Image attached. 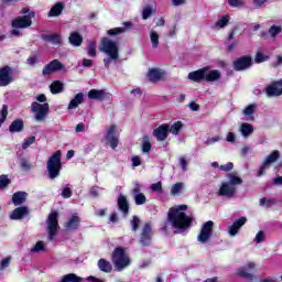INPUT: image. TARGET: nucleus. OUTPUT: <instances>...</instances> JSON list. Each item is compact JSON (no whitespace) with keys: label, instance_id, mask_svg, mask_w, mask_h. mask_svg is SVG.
I'll return each mask as SVG.
<instances>
[{"label":"nucleus","instance_id":"f257e3e1","mask_svg":"<svg viewBox=\"0 0 282 282\" xmlns=\"http://www.w3.org/2000/svg\"><path fill=\"white\" fill-rule=\"evenodd\" d=\"M186 210L188 205H178L169 209L167 219L175 230H188L193 226L194 218L186 215Z\"/></svg>","mask_w":282,"mask_h":282},{"label":"nucleus","instance_id":"f03ea898","mask_svg":"<svg viewBox=\"0 0 282 282\" xmlns=\"http://www.w3.org/2000/svg\"><path fill=\"white\" fill-rule=\"evenodd\" d=\"M100 52L108 56V58H104V66L106 69H109L111 66V61H118V58H120V47L118 46V42L112 41L109 37L101 39Z\"/></svg>","mask_w":282,"mask_h":282},{"label":"nucleus","instance_id":"7ed1b4c3","mask_svg":"<svg viewBox=\"0 0 282 282\" xmlns=\"http://www.w3.org/2000/svg\"><path fill=\"white\" fill-rule=\"evenodd\" d=\"M208 66L199 68L188 74L187 78L193 83H217L221 78V72L217 69L208 70Z\"/></svg>","mask_w":282,"mask_h":282},{"label":"nucleus","instance_id":"20e7f679","mask_svg":"<svg viewBox=\"0 0 282 282\" xmlns=\"http://www.w3.org/2000/svg\"><path fill=\"white\" fill-rule=\"evenodd\" d=\"M111 261L118 272H122L124 268L131 265V258L127 254V251L122 247H116L111 253Z\"/></svg>","mask_w":282,"mask_h":282},{"label":"nucleus","instance_id":"39448f33","mask_svg":"<svg viewBox=\"0 0 282 282\" xmlns=\"http://www.w3.org/2000/svg\"><path fill=\"white\" fill-rule=\"evenodd\" d=\"M61 156H62L61 151H56L48 158L46 162V169H47L50 180H56V177L61 175V171L63 169Z\"/></svg>","mask_w":282,"mask_h":282},{"label":"nucleus","instance_id":"423d86ee","mask_svg":"<svg viewBox=\"0 0 282 282\" xmlns=\"http://www.w3.org/2000/svg\"><path fill=\"white\" fill-rule=\"evenodd\" d=\"M47 232H48V241H54L56 239V235H58V212L53 210L48 214L47 219Z\"/></svg>","mask_w":282,"mask_h":282},{"label":"nucleus","instance_id":"0eeeda50","mask_svg":"<svg viewBox=\"0 0 282 282\" xmlns=\"http://www.w3.org/2000/svg\"><path fill=\"white\" fill-rule=\"evenodd\" d=\"M32 19H36V13L31 11L26 15H21L12 20L11 28L15 30H25L28 28H32Z\"/></svg>","mask_w":282,"mask_h":282},{"label":"nucleus","instance_id":"6e6552de","mask_svg":"<svg viewBox=\"0 0 282 282\" xmlns=\"http://www.w3.org/2000/svg\"><path fill=\"white\" fill-rule=\"evenodd\" d=\"M31 111L35 113V120L37 122H43L45 118H47V113H50V104H39L33 101L31 104Z\"/></svg>","mask_w":282,"mask_h":282},{"label":"nucleus","instance_id":"1a4fd4ad","mask_svg":"<svg viewBox=\"0 0 282 282\" xmlns=\"http://www.w3.org/2000/svg\"><path fill=\"white\" fill-rule=\"evenodd\" d=\"M232 65L236 72H246V69H250L254 65V62L252 61V55L247 54L236 58Z\"/></svg>","mask_w":282,"mask_h":282},{"label":"nucleus","instance_id":"9d476101","mask_svg":"<svg viewBox=\"0 0 282 282\" xmlns=\"http://www.w3.org/2000/svg\"><path fill=\"white\" fill-rule=\"evenodd\" d=\"M213 228H215V223L213 220L206 221L200 228L197 241H199L200 243H208V241L213 237Z\"/></svg>","mask_w":282,"mask_h":282},{"label":"nucleus","instance_id":"9b49d317","mask_svg":"<svg viewBox=\"0 0 282 282\" xmlns=\"http://www.w3.org/2000/svg\"><path fill=\"white\" fill-rule=\"evenodd\" d=\"M153 240V227L151 223H145L141 229L140 243L143 248H147Z\"/></svg>","mask_w":282,"mask_h":282},{"label":"nucleus","instance_id":"f8f14e48","mask_svg":"<svg viewBox=\"0 0 282 282\" xmlns=\"http://www.w3.org/2000/svg\"><path fill=\"white\" fill-rule=\"evenodd\" d=\"M279 158H281V153L279 152V150H274L273 152H271L267 156V159L264 160L262 165L260 166L257 177H261L262 175H265V169H268V166H270V164H274V162H276L279 160Z\"/></svg>","mask_w":282,"mask_h":282},{"label":"nucleus","instance_id":"ddd939ff","mask_svg":"<svg viewBox=\"0 0 282 282\" xmlns=\"http://www.w3.org/2000/svg\"><path fill=\"white\" fill-rule=\"evenodd\" d=\"M265 95L268 98H279V96H282V78L273 80L269 86H267Z\"/></svg>","mask_w":282,"mask_h":282},{"label":"nucleus","instance_id":"4468645a","mask_svg":"<svg viewBox=\"0 0 282 282\" xmlns=\"http://www.w3.org/2000/svg\"><path fill=\"white\" fill-rule=\"evenodd\" d=\"M63 69H65L64 64L58 59H53L43 67L42 74L44 76H52V74L56 72H63Z\"/></svg>","mask_w":282,"mask_h":282},{"label":"nucleus","instance_id":"2eb2a0df","mask_svg":"<svg viewBox=\"0 0 282 282\" xmlns=\"http://www.w3.org/2000/svg\"><path fill=\"white\" fill-rule=\"evenodd\" d=\"M13 80L12 67L8 65L0 67V87H8Z\"/></svg>","mask_w":282,"mask_h":282},{"label":"nucleus","instance_id":"dca6fc26","mask_svg":"<svg viewBox=\"0 0 282 282\" xmlns=\"http://www.w3.org/2000/svg\"><path fill=\"white\" fill-rule=\"evenodd\" d=\"M169 123H162L156 129L153 130L152 135L155 137L158 142H164L169 138Z\"/></svg>","mask_w":282,"mask_h":282},{"label":"nucleus","instance_id":"f3484780","mask_svg":"<svg viewBox=\"0 0 282 282\" xmlns=\"http://www.w3.org/2000/svg\"><path fill=\"white\" fill-rule=\"evenodd\" d=\"M218 195L220 197H235V195H237V187L228 182H225L221 184Z\"/></svg>","mask_w":282,"mask_h":282},{"label":"nucleus","instance_id":"a211bd4d","mask_svg":"<svg viewBox=\"0 0 282 282\" xmlns=\"http://www.w3.org/2000/svg\"><path fill=\"white\" fill-rule=\"evenodd\" d=\"M247 223L248 218L246 217H240L236 221H234L232 225L228 228L230 237H237V235H239V230H241V228H243Z\"/></svg>","mask_w":282,"mask_h":282},{"label":"nucleus","instance_id":"6ab92c4d","mask_svg":"<svg viewBox=\"0 0 282 282\" xmlns=\"http://www.w3.org/2000/svg\"><path fill=\"white\" fill-rule=\"evenodd\" d=\"M105 139L107 142H109L111 149H118V144H119L120 140H118V137H116V126L115 124L109 127Z\"/></svg>","mask_w":282,"mask_h":282},{"label":"nucleus","instance_id":"aec40b11","mask_svg":"<svg viewBox=\"0 0 282 282\" xmlns=\"http://www.w3.org/2000/svg\"><path fill=\"white\" fill-rule=\"evenodd\" d=\"M30 215V209H28L26 206H20L17 207L10 215V219H13L15 221H19L20 219H23L24 217H28Z\"/></svg>","mask_w":282,"mask_h":282},{"label":"nucleus","instance_id":"412c9836","mask_svg":"<svg viewBox=\"0 0 282 282\" xmlns=\"http://www.w3.org/2000/svg\"><path fill=\"white\" fill-rule=\"evenodd\" d=\"M123 26L122 28H113L107 31L108 36H118V34H124V32H127V30H131V28H133V22H123L122 23Z\"/></svg>","mask_w":282,"mask_h":282},{"label":"nucleus","instance_id":"4be33fe9","mask_svg":"<svg viewBox=\"0 0 282 282\" xmlns=\"http://www.w3.org/2000/svg\"><path fill=\"white\" fill-rule=\"evenodd\" d=\"M117 206L122 215L126 217L129 215V200L127 199V196L120 194L117 199Z\"/></svg>","mask_w":282,"mask_h":282},{"label":"nucleus","instance_id":"5701e85b","mask_svg":"<svg viewBox=\"0 0 282 282\" xmlns=\"http://www.w3.org/2000/svg\"><path fill=\"white\" fill-rule=\"evenodd\" d=\"M85 102V94L78 93L75 95V97L69 101L67 109H78V106L83 105Z\"/></svg>","mask_w":282,"mask_h":282},{"label":"nucleus","instance_id":"b1692460","mask_svg":"<svg viewBox=\"0 0 282 282\" xmlns=\"http://www.w3.org/2000/svg\"><path fill=\"white\" fill-rule=\"evenodd\" d=\"M97 265L99 270L106 274H111V272H113V265L105 258L99 259Z\"/></svg>","mask_w":282,"mask_h":282},{"label":"nucleus","instance_id":"393cba45","mask_svg":"<svg viewBox=\"0 0 282 282\" xmlns=\"http://www.w3.org/2000/svg\"><path fill=\"white\" fill-rule=\"evenodd\" d=\"M23 129H25V123L23 122V119H15L9 126L10 133H21Z\"/></svg>","mask_w":282,"mask_h":282},{"label":"nucleus","instance_id":"a878e982","mask_svg":"<svg viewBox=\"0 0 282 282\" xmlns=\"http://www.w3.org/2000/svg\"><path fill=\"white\" fill-rule=\"evenodd\" d=\"M88 98L90 100H99L100 102H102V100L107 98V93L105 90L90 89L88 91Z\"/></svg>","mask_w":282,"mask_h":282},{"label":"nucleus","instance_id":"bb28decb","mask_svg":"<svg viewBox=\"0 0 282 282\" xmlns=\"http://www.w3.org/2000/svg\"><path fill=\"white\" fill-rule=\"evenodd\" d=\"M41 39L43 41H47L48 43H53V45H61L63 41L61 40V34L53 33V34H42Z\"/></svg>","mask_w":282,"mask_h":282},{"label":"nucleus","instance_id":"cd10ccee","mask_svg":"<svg viewBox=\"0 0 282 282\" xmlns=\"http://www.w3.org/2000/svg\"><path fill=\"white\" fill-rule=\"evenodd\" d=\"M25 199H28V193L25 192H15L12 195V203L14 206H21L22 204H25Z\"/></svg>","mask_w":282,"mask_h":282},{"label":"nucleus","instance_id":"c85d7f7f","mask_svg":"<svg viewBox=\"0 0 282 282\" xmlns=\"http://www.w3.org/2000/svg\"><path fill=\"white\" fill-rule=\"evenodd\" d=\"M65 228L69 230H78L80 228V217L73 215L67 223H65Z\"/></svg>","mask_w":282,"mask_h":282},{"label":"nucleus","instance_id":"c756f323","mask_svg":"<svg viewBox=\"0 0 282 282\" xmlns=\"http://www.w3.org/2000/svg\"><path fill=\"white\" fill-rule=\"evenodd\" d=\"M68 41L70 45H74V47H80L83 45V35L78 32H72Z\"/></svg>","mask_w":282,"mask_h":282},{"label":"nucleus","instance_id":"7c9ffc66","mask_svg":"<svg viewBox=\"0 0 282 282\" xmlns=\"http://www.w3.org/2000/svg\"><path fill=\"white\" fill-rule=\"evenodd\" d=\"M148 78L150 83H158L162 80V72H160V68H151L148 73Z\"/></svg>","mask_w":282,"mask_h":282},{"label":"nucleus","instance_id":"2f4dec72","mask_svg":"<svg viewBox=\"0 0 282 282\" xmlns=\"http://www.w3.org/2000/svg\"><path fill=\"white\" fill-rule=\"evenodd\" d=\"M50 89L53 95L62 94L63 89H65V85L61 80H55L51 84Z\"/></svg>","mask_w":282,"mask_h":282},{"label":"nucleus","instance_id":"473e14b6","mask_svg":"<svg viewBox=\"0 0 282 282\" xmlns=\"http://www.w3.org/2000/svg\"><path fill=\"white\" fill-rule=\"evenodd\" d=\"M64 8L65 4H63V2H57L53 8H51L48 17H61V14H63Z\"/></svg>","mask_w":282,"mask_h":282},{"label":"nucleus","instance_id":"72a5a7b5","mask_svg":"<svg viewBox=\"0 0 282 282\" xmlns=\"http://www.w3.org/2000/svg\"><path fill=\"white\" fill-rule=\"evenodd\" d=\"M240 132L243 135V138H248L254 133V127L250 123H242L240 126Z\"/></svg>","mask_w":282,"mask_h":282},{"label":"nucleus","instance_id":"f704fd0d","mask_svg":"<svg viewBox=\"0 0 282 282\" xmlns=\"http://www.w3.org/2000/svg\"><path fill=\"white\" fill-rule=\"evenodd\" d=\"M227 177H228V184H230L231 186H239V185H241V184H243V180L241 178V177H239L238 175H237V173H229V174H227Z\"/></svg>","mask_w":282,"mask_h":282},{"label":"nucleus","instance_id":"c9c22d12","mask_svg":"<svg viewBox=\"0 0 282 282\" xmlns=\"http://www.w3.org/2000/svg\"><path fill=\"white\" fill-rule=\"evenodd\" d=\"M237 276H240L241 279H245L246 281H254V274L249 273L248 269L241 268L237 271Z\"/></svg>","mask_w":282,"mask_h":282},{"label":"nucleus","instance_id":"e433bc0d","mask_svg":"<svg viewBox=\"0 0 282 282\" xmlns=\"http://www.w3.org/2000/svg\"><path fill=\"white\" fill-rule=\"evenodd\" d=\"M184 123H182V121H175L172 126L169 124V133H172L173 135H180V131H182Z\"/></svg>","mask_w":282,"mask_h":282},{"label":"nucleus","instance_id":"4c0bfd02","mask_svg":"<svg viewBox=\"0 0 282 282\" xmlns=\"http://www.w3.org/2000/svg\"><path fill=\"white\" fill-rule=\"evenodd\" d=\"M83 281V278L76 275V273H68V274H65L61 282H82Z\"/></svg>","mask_w":282,"mask_h":282},{"label":"nucleus","instance_id":"58836bf2","mask_svg":"<svg viewBox=\"0 0 282 282\" xmlns=\"http://www.w3.org/2000/svg\"><path fill=\"white\" fill-rule=\"evenodd\" d=\"M10 184H12V181L8 177V175H0V191H3V188H8Z\"/></svg>","mask_w":282,"mask_h":282},{"label":"nucleus","instance_id":"ea45409f","mask_svg":"<svg viewBox=\"0 0 282 282\" xmlns=\"http://www.w3.org/2000/svg\"><path fill=\"white\" fill-rule=\"evenodd\" d=\"M151 149H153V144L149 142V135L143 137V143H142V152L143 153H151Z\"/></svg>","mask_w":282,"mask_h":282},{"label":"nucleus","instance_id":"a19ab883","mask_svg":"<svg viewBox=\"0 0 282 282\" xmlns=\"http://www.w3.org/2000/svg\"><path fill=\"white\" fill-rule=\"evenodd\" d=\"M8 120V105H2V108L0 110V127L3 126V122Z\"/></svg>","mask_w":282,"mask_h":282},{"label":"nucleus","instance_id":"79ce46f5","mask_svg":"<svg viewBox=\"0 0 282 282\" xmlns=\"http://www.w3.org/2000/svg\"><path fill=\"white\" fill-rule=\"evenodd\" d=\"M254 111H257V105L256 104H250L249 106H247L243 110L242 113L243 116H253Z\"/></svg>","mask_w":282,"mask_h":282},{"label":"nucleus","instance_id":"37998d69","mask_svg":"<svg viewBox=\"0 0 282 282\" xmlns=\"http://www.w3.org/2000/svg\"><path fill=\"white\" fill-rule=\"evenodd\" d=\"M134 204L137 206H142L143 204H147V196L142 193L134 195Z\"/></svg>","mask_w":282,"mask_h":282},{"label":"nucleus","instance_id":"c03bdc74","mask_svg":"<svg viewBox=\"0 0 282 282\" xmlns=\"http://www.w3.org/2000/svg\"><path fill=\"white\" fill-rule=\"evenodd\" d=\"M281 32H282V28L280 25H272L269 29V34L270 36H272V39H276V36L281 34Z\"/></svg>","mask_w":282,"mask_h":282},{"label":"nucleus","instance_id":"a18cd8bd","mask_svg":"<svg viewBox=\"0 0 282 282\" xmlns=\"http://www.w3.org/2000/svg\"><path fill=\"white\" fill-rule=\"evenodd\" d=\"M150 41L152 43V47L154 50H156V47H159V45H160V35L158 34V32H152L151 33Z\"/></svg>","mask_w":282,"mask_h":282},{"label":"nucleus","instance_id":"49530a36","mask_svg":"<svg viewBox=\"0 0 282 282\" xmlns=\"http://www.w3.org/2000/svg\"><path fill=\"white\" fill-rule=\"evenodd\" d=\"M87 54L88 56H90L91 58H96L98 52L96 51V42H90L88 44V48H87Z\"/></svg>","mask_w":282,"mask_h":282},{"label":"nucleus","instance_id":"de8ad7c7","mask_svg":"<svg viewBox=\"0 0 282 282\" xmlns=\"http://www.w3.org/2000/svg\"><path fill=\"white\" fill-rule=\"evenodd\" d=\"M34 142H36V137L31 135V137L26 138L25 141L22 143L23 151H25L26 149H30V147H32V144H34Z\"/></svg>","mask_w":282,"mask_h":282},{"label":"nucleus","instance_id":"09e8293b","mask_svg":"<svg viewBox=\"0 0 282 282\" xmlns=\"http://www.w3.org/2000/svg\"><path fill=\"white\" fill-rule=\"evenodd\" d=\"M130 224H131L132 232H138V230L140 229V217L133 216Z\"/></svg>","mask_w":282,"mask_h":282},{"label":"nucleus","instance_id":"8fccbe9b","mask_svg":"<svg viewBox=\"0 0 282 282\" xmlns=\"http://www.w3.org/2000/svg\"><path fill=\"white\" fill-rule=\"evenodd\" d=\"M229 21H230V15H224L223 18H220L218 20L216 25H217V28H226V25H228Z\"/></svg>","mask_w":282,"mask_h":282},{"label":"nucleus","instance_id":"3c124183","mask_svg":"<svg viewBox=\"0 0 282 282\" xmlns=\"http://www.w3.org/2000/svg\"><path fill=\"white\" fill-rule=\"evenodd\" d=\"M256 63H265V61H270V56L263 55V53L258 52L254 57Z\"/></svg>","mask_w":282,"mask_h":282},{"label":"nucleus","instance_id":"603ef678","mask_svg":"<svg viewBox=\"0 0 282 282\" xmlns=\"http://www.w3.org/2000/svg\"><path fill=\"white\" fill-rule=\"evenodd\" d=\"M20 166L22 171H30V169H32V164H30V161L25 158L20 159Z\"/></svg>","mask_w":282,"mask_h":282},{"label":"nucleus","instance_id":"864d4df0","mask_svg":"<svg viewBox=\"0 0 282 282\" xmlns=\"http://www.w3.org/2000/svg\"><path fill=\"white\" fill-rule=\"evenodd\" d=\"M151 14H153V9L151 8V6L143 8L142 19L144 21H147V19H149L151 17Z\"/></svg>","mask_w":282,"mask_h":282},{"label":"nucleus","instance_id":"5fc2aeb1","mask_svg":"<svg viewBox=\"0 0 282 282\" xmlns=\"http://www.w3.org/2000/svg\"><path fill=\"white\" fill-rule=\"evenodd\" d=\"M151 191H153L154 193H164V189H162V182H158V183H154L150 186Z\"/></svg>","mask_w":282,"mask_h":282},{"label":"nucleus","instance_id":"6e6d98bb","mask_svg":"<svg viewBox=\"0 0 282 282\" xmlns=\"http://www.w3.org/2000/svg\"><path fill=\"white\" fill-rule=\"evenodd\" d=\"M230 8H243V0H228Z\"/></svg>","mask_w":282,"mask_h":282},{"label":"nucleus","instance_id":"4d7b16f0","mask_svg":"<svg viewBox=\"0 0 282 282\" xmlns=\"http://www.w3.org/2000/svg\"><path fill=\"white\" fill-rule=\"evenodd\" d=\"M273 204H274V199L272 198H265V197L260 198V206H267V208H270V206H272Z\"/></svg>","mask_w":282,"mask_h":282},{"label":"nucleus","instance_id":"13d9d810","mask_svg":"<svg viewBox=\"0 0 282 282\" xmlns=\"http://www.w3.org/2000/svg\"><path fill=\"white\" fill-rule=\"evenodd\" d=\"M182 186L183 184L182 183H176L172 186L171 188V195H178V193L182 192Z\"/></svg>","mask_w":282,"mask_h":282},{"label":"nucleus","instance_id":"bf43d9fd","mask_svg":"<svg viewBox=\"0 0 282 282\" xmlns=\"http://www.w3.org/2000/svg\"><path fill=\"white\" fill-rule=\"evenodd\" d=\"M43 250H45V245H43V241H37L31 252H41Z\"/></svg>","mask_w":282,"mask_h":282},{"label":"nucleus","instance_id":"052dcab7","mask_svg":"<svg viewBox=\"0 0 282 282\" xmlns=\"http://www.w3.org/2000/svg\"><path fill=\"white\" fill-rule=\"evenodd\" d=\"M26 63H28V65L34 66L36 63H39V55L33 54V55L29 56L26 59Z\"/></svg>","mask_w":282,"mask_h":282},{"label":"nucleus","instance_id":"680f3d73","mask_svg":"<svg viewBox=\"0 0 282 282\" xmlns=\"http://www.w3.org/2000/svg\"><path fill=\"white\" fill-rule=\"evenodd\" d=\"M232 169H235V164L232 162H228L227 164L219 166V170L225 171V173H229Z\"/></svg>","mask_w":282,"mask_h":282},{"label":"nucleus","instance_id":"e2e57ef3","mask_svg":"<svg viewBox=\"0 0 282 282\" xmlns=\"http://www.w3.org/2000/svg\"><path fill=\"white\" fill-rule=\"evenodd\" d=\"M226 141L230 142V144H235L237 142V134H235V132H228L226 135Z\"/></svg>","mask_w":282,"mask_h":282},{"label":"nucleus","instance_id":"0e129e2a","mask_svg":"<svg viewBox=\"0 0 282 282\" xmlns=\"http://www.w3.org/2000/svg\"><path fill=\"white\" fill-rule=\"evenodd\" d=\"M10 261H11L10 257L3 258L1 263H0V269L6 270V268H9L10 267Z\"/></svg>","mask_w":282,"mask_h":282},{"label":"nucleus","instance_id":"69168bd1","mask_svg":"<svg viewBox=\"0 0 282 282\" xmlns=\"http://www.w3.org/2000/svg\"><path fill=\"white\" fill-rule=\"evenodd\" d=\"M73 193H72V188L69 187H65L62 191V197H64V199H69V197H72Z\"/></svg>","mask_w":282,"mask_h":282},{"label":"nucleus","instance_id":"338daca9","mask_svg":"<svg viewBox=\"0 0 282 282\" xmlns=\"http://www.w3.org/2000/svg\"><path fill=\"white\" fill-rule=\"evenodd\" d=\"M131 162H132V166H140L142 164V159H140V156L138 155H134L132 156L131 159Z\"/></svg>","mask_w":282,"mask_h":282},{"label":"nucleus","instance_id":"774afa93","mask_svg":"<svg viewBox=\"0 0 282 282\" xmlns=\"http://www.w3.org/2000/svg\"><path fill=\"white\" fill-rule=\"evenodd\" d=\"M82 65L83 67H94V59L84 58Z\"/></svg>","mask_w":282,"mask_h":282}]
</instances>
